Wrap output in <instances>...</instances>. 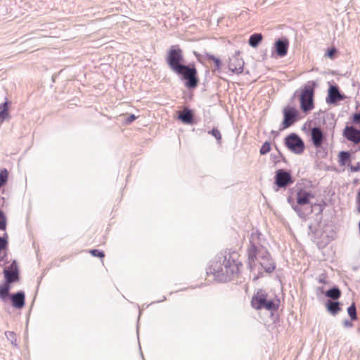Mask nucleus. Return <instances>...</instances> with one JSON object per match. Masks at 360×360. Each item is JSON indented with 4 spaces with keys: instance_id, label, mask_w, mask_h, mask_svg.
Returning <instances> with one entry per match:
<instances>
[{
    "instance_id": "obj_1",
    "label": "nucleus",
    "mask_w": 360,
    "mask_h": 360,
    "mask_svg": "<svg viewBox=\"0 0 360 360\" xmlns=\"http://www.w3.org/2000/svg\"><path fill=\"white\" fill-rule=\"evenodd\" d=\"M165 62L169 68L183 82L187 89L194 90L198 86L200 78L195 63H185L183 50L179 45H172L169 48L165 56Z\"/></svg>"
},
{
    "instance_id": "obj_2",
    "label": "nucleus",
    "mask_w": 360,
    "mask_h": 360,
    "mask_svg": "<svg viewBox=\"0 0 360 360\" xmlns=\"http://www.w3.org/2000/svg\"><path fill=\"white\" fill-rule=\"evenodd\" d=\"M236 255L237 253L235 252H221L211 262L207 274H212L214 279L221 283L231 281L234 276L238 274L239 266H242L236 261Z\"/></svg>"
},
{
    "instance_id": "obj_3",
    "label": "nucleus",
    "mask_w": 360,
    "mask_h": 360,
    "mask_svg": "<svg viewBox=\"0 0 360 360\" xmlns=\"http://www.w3.org/2000/svg\"><path fill=\"white\" fill-rule=\"evenodd\" d=\"M280 303V299L277 295L269 296L263 289H258L251 300V306L255 309H265L271 312L276 311L279 308Z\"/></svg>"
},
{
    "instance_id": "obj_4",
    "label": "nucleus",
    "mask_w": 360,
    "mask_h": 360,
    "mask_svg": "<svg viewBox=\"0 0 360 360\" xmlns=\"http://www.w3.org/2000/svg\"><path fill=\"white\" fill-rule=\"evenodd\" d=\"M318 84L315 81H308L300 89L298 95L300 108L303 113L307 114L314 108L315 89Z\"/></svg>"
},
{
    "instance_id": "obj_5",
    "label": "nucleus",
    "mask_w": 360,
    "mask_h": 360,
    "mask_svg": "<svg viewBox=\"0 0 360 360\" xmlns=\"http://www.w3.org/2000/svg\"><path fill=\"white\" fill-rule=\"evenodd\" d=\"M308 234L311 235L319 249L326 248L335 238V232L333 230L328 231L327 226L324 230H319L312 224L308 226Z\"/></svg>"
},
{
    "instance_id": "obj_6",
    "label": "nucleus",
    "mask_w": 360,
    "mask_h": 360,
    "mask_svg": "<svg viewBox=\"0 0 360 360\" xmlns=\"http://www.w3.org/2000/svg\"><path fill=\"white\" fill-rule=\"evenodd\" d=\"M314 198V194L311 191H306L304 188H299L296 193V200L298 207L303 210L306 214V221L309 216L314 212V207L310 206L311 198Z\"/></svg>"
},
{
    "instance_id": "obj_7",
    "label": "nucleus",
    "mask_w": 360,
    "mask_h": 360,
    "mask_svg": "<svg viewBox=\"0 0 360 360\" xmlns=\"http://www.w3.org/2000/svg\"><path fill=\"white\" fill-rule=\"evenodd\" d=\"M294 181L295 179L290 169H278L275 172L274 190L277 192L281 188L285 189L288 186L292 184Z\"/></svg>"
},
{
    "instance_id": "obj_8",
    "label": "nucleus",
    "mask_w": 360,
    "mask_h": 360,
    "mask_svg": "<svg viewBox=\"0 0 360 360\" xmlns=\"http://www.w3.org/2000/svg\"><path fill=\"white\" fill-rule=\"evenodd\" d=\"M283 121L279 126L282 131L294 125L300 119L299 110L294 106L286 105L283 109Z\"/></svg>"
},
{
    "instance_id": "obj_9",
    "label": "nucleus",
    "mask_w": 360,
    "mask_h": 360,
    "mask_svg": "<svg viewBox=\"0 0 360 360\" xmlns=\"http://www.w3.org/2000/svg\"><path fill=\"white\" fill-rule=\"evenodd\" d=\"M285 146L296 155L302 154L305 150V143L302 139L296 133L292 132L284 138Z\"/></svg>"
},
{
    "instance_id": "obj_10",
    "label": "nucleus",
    "mask_w": 360,
    "mask_h": 360,
    "mask_svg": "<svg viewBox=\"0 0 360 360\" xmlns=\"http://www.w3.org/2000/svg\"><path fill=\"white\" fill-rule=\"evenodd\" d=\"M258 247L259 250L257 255L262 260V262L259 263L260 266L264 269L266 273H272L276 269V265L270 252L262 245Z\"/></svg>"
},
{
    "instance_id": "obj_11",
    "label": "nucleus",
    "mask_w": 360,
    "mask_h": 360,
    "mask_svg": "<svg viewBox=\"0 0 360 360\" xmlns=\"http://www.w3.org/2000/svg\"><path fill=\"white\" fill-rule=\"evenodd\" d=\"M347 98V96L340 91L338 84H330L326 98V101L328 104L337 105L339 102L345 100Z\"/></svg>"
},
{
    "instance_id": "obj_12",
    "label": "nucleus",
    "mask_w": 360,
    "mask_h": 360,
    "mask_svg": "<svg viewBox=\"0 0 360 360\" xmlns=\"http://www.w3.org/2000/svg\"><path fill=\"white\" fill-rule=\"evenodd\" d=\"M309 136L311 144L316 149L322 148L327 139L326 132H325L320 126L311 127L309 131Z\"/></svg>"
},
{
    "instance_id": "obj_13",
    "label": "nucleus",
    "mask_w": 360,
    "mask_h": 360,
    "mask_svg": "<svg viewBox=\"0 0 360 360\" xmlns=\"http://www.w3.org/2000/svg\"><path fill=\"white\" fill-rule=\"evenodd\" d=\"M3 274L4 279L11 280L15 283L20 282L21 276L18 261L13 259L9 265H5L3 269Z\"/></svg>"
},
{
    "instance_id": "obj_14",
    "label": "nucleus",
    "mask_w": 360,
    "mask_h": 360,
    "mask_svg": "<svg viewBox=\"0 0 360 360\" xmlns=\"http://www.w3.org/2000/svg\"><path fill=\"white\" fill-rule=\"evenodd\" d=\"M289 48V40L285 37H282L276 39L272 47L271 57L275 58V55L279 58H283L288 54Z\"/></svg>"
},
{
    "instance_id": "obj_15",
    "label": "nucleus",
    "mask_w": 360,
    "mask_h": 360,
    "mask_svg": "<svg viewBox=\"0 0 360 360\" xmlns=\"http://www.w3.org/2000/svg\"><path fill=\"white\" fill-rule=\"evenodd\" d=\"M342 136L354 144L360 143V129L353 125L347 124L342 131Z\"/></svg>"
},
{
    "instance_id": "obj_16",
    "label": "nucleus",
    "mask_w": 360,
    "mask_h": 360,
    "mask_svg": "<svg viewBox=\"0 0 360 360\" xmlns=\"http://www.w3.org/2000/svg\"><path fill=\"white\" fill-rule=\"evenodd\" d=\"M195 117L194 110L186 107L178 112L177 119L184 124L193 125L197 122Z\"/></svg>"
},
{
    "instance_id": "obj_17",
    "label": "nucleus",
    "mask_w": 360,
    "mask_h": 360,
    "mask_svg": "<svg viewBox=\"0 0 360 360\" xmlns=\"http://www.w3.org/2000/svg\"><path fill=\"white\" fill-rule=\"evenodd\" d=\"M8 300H10L11 306L17 309H22L25 307V292L23 290H19L16 292H12Z\"/></svg>"
},
{
    "instance_id": "obj_18",
    "label": "nucleus",
    "mask_w": 360,
    "mask_h": 360,
    "mask_svg": "<svg viewBox=\"0 0 360 360\" xmlns=\"http://www.w3.org/2000/svg\"><path fill=\"white\" fill-rule=\"evenodd\" d=\"M259 247L250 240V245H249L247 254H248V267L252 271L255 266V262L258 255Z\"/></svg>"
},
{
    "instance_id": "obj_19",
    "label": "nucleus",
    "mask_w": 360,
    "mask_h": 360,
    "mask_svg": "<svg viewBox=\"0 0 360 360\" xmlns=\"http://www.w3.org/2000/svg\"><path fill=\"white\" fill-rule=\"evenodd\" d=\"M244 61L243 58L235 56L233 58H230L228 63L229 70L233 74H241L244 69Z\"/></svg>"
},
{
    "instance_id": "obj_20",
    "label": "nucleus",
    "mask_w": 360,
    "mask_h": 360,
    "mask_svg": "<svg viewBox=\"0 0 360 360\" xmlns=\"http://www.w3.org/2000/svg\"><path fill=\"white\" fill-rule=\"evenodd\" d=\"M342 304L338 300H327L325 302L327 311L334 316L342 311Z\"/></svg>"
},
{
    "instance_id": "obj_21",
    "label": "nucleus",
    "mask_w": 360,
    "mask_h": 360,
    "mask_svg": "<svg viewBox=\"0 0 360 360\" xmlns=\"http://www.w3.org/2000/svg\"><path fill=\"white\" fill-rule=\"evenodd\" d=\"M11 105V101H8L7 98L5 101L0 104V124L10 118L9 109Z\"/></svg>"
},
{
    "instance_id": "obj_22",
    "label": "nucleus",
    "mask_w": 360,
    "mask_h": 360,
    "mask_svg": "<svg viewBox=\"0 0 360 360\" xmlns=\"http://www.w3.org/2000/svg\"><path fill=\"white\" fill-rule=\"evenodd\" d=\"M205 57L206 60L213 62L214 65V68L212 70L213 72H221V67H222V61L219 58L216 57L214 55H213L210 53L206 52V51L205 52Z\"/></svg>"
},
{
    "instance_id": "obj_23",
    "label": "nucleus",
    "mask_w": 360,
    "mask_h": 360,
    "mask_svg": "<svg viewBox=\"0 0 360 360\" xmlns=\"http://www.w3.org/2000/svg\"><path fill=\"white\" fill-rule=\"evenodd\" d=\"M324 295L328 300H338L342 295V292L338 285H333L324 292Z\"/></svg>"
},
{
    "instance_id": "obj_24",
    "label": "nucleus",
    "mask_w": 360,
    "mask_h": 360,
    "mask_svg": "<svg viewBox=\"0 0 360 360\" xmlns=\"http://www.w3.org/2000/svg\"><path fill=\"white\" fill-rule=\"evenodd\" d=\"M287 202L288 204L290 205L292 209L295 212V213L297 214V216L303 221H306V214L307 213H304V212H302L303 210H302L301 209H300L298 207V205H297V200L295 201L293 198L290 195L287 198Z\"/></svg>"
},
{
    "instance_id": "obj_25",
    "label": "nucleus",
    "mask_w": 360,
    "mask_h": 360,
    "mask_svg": "<svg viewBox=\"0 0 360 360\" xmlns=\"http://www.w3.org/2000/svg\"><path fill=\"white\" fill-rule=\"evenodd\" d=\"M351 153L349 151L342 150L338 153V163L340 166L349 165Z\"/></svg>"
},
{
    "instance_id": "obj_26",
    "label": "nucleus",
    "mask_w": 360,
    "mask_h": 360,
    "mask_svg": "<svg viewBox=\"0 0 360 360\" xmlns=\"http://www.w3.org/2000/svg\"><path fill=\"white\" fill-rule=\"evenodd\" d=\"M263 39V35L261 33L255 32L252 34L248 39V44L252 48H257Z\"/></svg>"
},
{
    "instance_id": "obj_27",
    "label": "nucleus",
    "mask_w": 360,
    "mask_h": 360,
    "mask_svg": "<svg viewBox=\"0 0 360 360\" xmlns=\"http://www.w3.org/2000/svg\"><path fill=\"white\" fill-rule=\"evenodd\" d=\"M270 158L274 166H278L279 163L282 161L286 165H288V161L286 158L283 155L281 150H278V153H271L270 155Z\"/></svg>"
},
{
    "instance_id": "obj_28",
    "label": "nucleus",
    "mask_w": 360,
    "mask_h": 360,
    "mask_svg": "<svg viewBox=\"0 0 360 360\" xmlns=\"http://www.w3.org/2000/svg\"><path fill=\"white\" fill-rule=\"evenodd\" d=\"M336 121L335 120V115L333 114L327 115L323 117V124L326 125L327 129H333L335 127Z\"/></svg>"
},
{
    "instance_id": "obj_29",
    "label": "nucleus",
    "mask_w": 360,
    "mask_h": 360,
    "mask_svg": "<svg viewBox=\"0 0 360 360\" xmlns=\"http://www.w3.org/2000/svg\"><path fill=\"white\" fill-rule=\"evenodd\" d=\"M310 206L314 207V210H316L317 209V212L316 213V216L318 217L319 215L322 216V213H323L325 206H326V203L323 200H322L320 203H314V204H311ZM321 219H322V217H320L319 224H320Z\"/></svg>"
},
{
    "instance_id": "obj_30",
    "label": "nucleus",
    "mask_w": 360,
    "mask_h": 360,
    "mask_svg": "<svg viewBox=\"0 0 360 360\" xmlns=\"http://www.w3.org/2000/svg\"><path fill=\"white\" fill-rule=\"evenodd\" d=\"M347 314L349 316L351 321H356L358 319L357 312H356V307L354 302H353L348 307H347Z\"/></svg>"
},
{
    "instance_id": "obj_31",
    "label": "nucleus",
    "mask_w": 360,
    "mask_h": 360,
    "mask_svg": "<svg viewBox=\"0 0 360 360\" xmlns=\"http://www.w3.org/2000/svg\"><path fill=\"white\" fill-rule=\"evenodd\" d=\"M338 56V49L335 46H331L327 49L325 56L331 60L335 59Z\"/></svg>"
},
{
    "instance_id": "obj_32",
    "label": "nucleus",
    "mask_w": 360,
    "mask_h": 360,
    "mask_svg": "<svg viewBox=\"0 0 360 360\" xmlns=\"http://www.w3.org/2000/svg\"><path fill=\"white\" fill-rule=\"evenodd\" d=\"M8 179V171L6 168L0 169V188L7 184Z\"/></svg>"
},
{
    "instance_id": "obj_33",
    "label": "nucleus",
    "mask_w": 360,
    "mask_h": 360,
    "mask_svg": "<svg viewBox=\"0 0 360 360\" xmlns=\"http://www.w3.org/2000/svg\"><path fill=\"white\" fill-rule=\"evenodd\" d=\"M271 150V143L269 141H266L259 149V154L264 155L269 153Z\"/></svg>"
},
{
    "instance_id": "obj_34",
    "label": "nucleus",
    "mask_w": 360,
    "mask_h": 360,
    "mask_svg": "<svg viewBox=\"0 0 360 360\" xmlns=\"http://www.w3.org/2000/svg\"><path fill=\"white\" fill-rule=\"evenodd\" d=\"M207 133L215 138L218 144L221 143V134L217 128L213 127L211 130L208 131Z\"/></svg>"
},
{
    "instance_id": "obj_35",
    "label": "nucleus",
    "mask_w": 360,
    "mask_h": 360,
    "mask_svg": "<svg viewBox=\"0 0 360 360\" xmlns=\"http://www.w3.org/2000/svg\"><path fill=\"white\" fill-rule=\"evenodd\" d=\"M7 226V217L4 211L0 208V231H5Z\"/></svg>"
},
{
    "instance_id": "obj_36",
    "label": "nucleus",
    "mask_w": 360,
    "mask_h": 360,
    "mask_svg": "<svg viewBox=\"0 0 360 360\" xmlns=\"http://www.w3.org/2000/svg\"><path fill=\"white\" fill-rule=\"evenodd\" d=\"M5 335L14 347H18L16 334L14 332L6 331Z\"/></svg>"
},
{
    "instance_id": "obj_37",
    "label": "nucleus",
    "mask_w": 360,
    "mask_h": 360,
    "mask_svg": "<svg viewBox=\"0 0 360 360\" xmlns=\"http://www.w3.org/2000/svg\"><path fill=\"white\" fill-rule=\"evenodd\" d=\"M12 292H10L8 290L0 288V300L4 302H6Z\"/></svg>"
},
{
    "instance_id": "obj_38",
    "label": "nucleus",
    "mask_w": 360,
    "mask_h": 360,
    "mask_svg": "<svg viewBox=\"0 0 360 360\" xmlns=\"http://www.w3.org/2000/svg\"><path fill=\"white\" fill-rule=\"evenodd\" d=\"M13 283H15V282L4 278V281L2 282V283L0 284V288H4L5 290H8L10 292L11 289V285Z\"/></svg>"
},
{
    "instance_id": "obj_39",
    "label": "nucleus",
    "mask_w": 360,
    "mask_h": 360,
    "mask_svg": "<svg viewBox=\"0 0 360 360\" xmlns=\"http://www.w3.org/2000/svg\"><path fill=\"white\" fill-rule=\"evenodd\" d=\"M89 253L95 257L103 258L105 257V253L103 250L98 249H91L89 250Z\"/></svg>"
},
{
    "instance_id": "obj_40",
    "label": "nucleus",
    "mask_w": 360,
    "mask_h": 360,
    "mask_svg": "<svg viewBox=\"0 0 360 360\" xmlns=\"http://www.w3.org/2000/svg\"><path fill=\"white\" fill-rule=\"evenodd\" d=\"M137 117L134 114L127 115L123 121V123L126 125H129L131 124L134 121L136 120Z\"/></svg>"
},
{
    "instance_id": "obj_41",
    "label": "nucleus",
    "mask_w": 360,
    "mask_h": 360,
    "mask_svg": "<svg viewBox=\"0 0 360 360\" xmlns=\"http://www.w3.org/2000/svg\"><path fill=\"white\" fill-rule=\"evenodd\" d=\"M8 264V253H0V266H5Z\"/></svg>"
},
{
    "instance_id": "obj_42",
    "label": "nucleus",
    "mask_w": 360,
    "mask_h": 360,
    "mask_svg": "<svg viewBox=\"0 0 360 360\" xmlns=\"http://www.w3.org/2000/svg\"><path fill=\"white\" fill-rule=\"evenodd\" d=\"M193 55L196 58L197 60L201 64H204V59H206L205 57V53L201 54L195 51H193Z\"/></svg>"
},
{
    "instance_id": "obj_43",
    "label": "nucleus",
    "mask_w": 360,
    "mask_h": 360,
    "mask_svg": "<svg viewBox=\"0 0 360 360\" xmlns=\"http://www.w3.org/2000/svg\"><path fill=\"white\" fill-rule=\"evenodd\" d=\"M261 236V232L259 230H256L255 231L252 232L250 240H252L254 242L255 238H257L258 240H259Z\"/></svg>"
},
{
    "instance_id": "obj_44",
    "label": "nucleus",
    "mask_w": 360,
    "mask_h": 360,
    "mask_svg": "<svg viewBox=\"0 0 360 360\" xmlns=\"http://www.w3.org/2000/svg\"><path fill=\"white\" fill-rule=\"evenodd\" d=\"M1 240H3L2 243L4 244V245L8 249V236L7 233H4L1 236Z\"/></svg>"
},
{
    "instance_id": "obj_45",
    "label": "nucleus",
    "mask_w": 360,
    "mask_h": 360,
    "mask_svg": "<svg viewBox=\"0 0 360 360\" xmlns=\"http://www.w3.org/2000/svg\"><path fill=\"white\" fill-rule=\"evenodd\" d=\"M316 153L321 158H326L327 156V151H326L323 148V147L321 148L317 149Z\"/></svg>"
},
{
    "instance_id": "obj_46",
    "label": "nucleus",
    "mask_w": 360,
    "mask_h": 360,
    "mask_svg": "<svg viewBox=\"0 0 360 360\" xmlns=\"http://www.w3.org/2000/svg\"><path fill=\"white\" fill-rule=\"evenodd\" d=\"M350 170L352 172H357L360 171V162H358L356 165H349Z\"/></svg>"
},
{
    "instance_id": "obj_47",
    "label": "nucleus",
    "mask_w": 360,
    "mask_h": 360,
    "mask_svg": "<svg viewBox=\"0 0 360 360\" xmlns=\"http://www.w3.org/2000/svg\"><path fill=\"white\" fill-rule=\"evenodd\" d=\"M352 321H351L350 320H348V319H345L342 321V324L345 327H347V328H352L353 326V323H352Z\"/></svg>"
},
{
    "instance_id": "obj_48",
    "label": "nucleus",
    "mask_w": 360,
    "mask_h": 360,
    "mask_svg": "<svg viewBox=\"0 0 360 360\" xmlns=\"http://www.w3.org/2000/svg\"><path fill=\"white\" fill-rule=\"evenodd\" d=\"M326 291H324V288L323 286H319L316 288V294H323Z\"/></svg>"
},
{
    "instance_id": "obj_49",
    "label": "nucleus",
    "mask_w": 360,
    "mask_h": 360,
    "mask_svg": "<svg viewBox=\"0 0 360 360\" xmlns=\"http://www.w3.org/2000/svg\"><path fill=\"white\" fill-rule=\"evenodd\" d=\"M356 204L360 205V190L357 192V194H356Z\"/></svg>"
},
{
    "instance_id": "obj_50",
    "label": "nucleus",
    "mask_w": 360,
    "mask_h": 360,
    "mask_svg": "<svg viewBox=\"0 0 360 360\" xmlns=\"http://www.w3.org/2000/svg\"><path fill=\"white\" fill-rule=\"evenodd\" d=\"M271 134H272L274 136V137L276 138L279 136V132L276 130H271Z\"/></svg>"
},
{
    "instance_id": "obj_51",
    "label": "nucleus",
    "mask_w": 360,
    "mask_h": 360,
    "mask_svg": "<svg viewBox=\"0 0 360 360\" xmlns=\"http://www.w3.org/2000/svg\"><path fill=\"white\" fill-rule=\"evenodd\" d=\"M299 94H300V89L295 91V93L293 94V95L291 98V100L292 101L296 96L298 97Z\"/></svg>"
},
{
    "instance_id": "obj_52",
    "label": "nucleus",
    "mask_w": 360,
    "mask_h": 360,
    "mask_svg": "<svg viewBox=\"0 0 360 360\" xmlns=\"http://www.w3.org/2000/svg\"><path fill=\"white\" fill-rule=\"evenodd\" d=\"M319 282L321 283H326V281L325 277H320L319 278Z\"/></svg>"
},
{
    "instance_id": "obj_53",
    "label": "nucleus",
    "mask_w": 360,
    "mask_h": 360,
    "mask_svg": "<svg viewBox=\"0 0 360 360\" xmlns=\"http://www.w3.org/2000/svg\"><path fill=\"white\" fill-rule=\"evenodd\" d=\"M262 276V273H260L257 276H255L253 280L255 281V280L258 279V278L259 276Z\"/></svg>"
},
{
    "instance_id": "obj_54",
    "label": "nucleus",
    "mask_w": 360,
    "mask_h": 360,
    "mask_svg": "<svg viewBox=\"0 0 360 360\" xmlns=\"http://www.w3.org/2000/svg\"><path fill=\"white\" fill-rule=\"evenodd\" d=\"M356 210H357L358 213L360 214V205H356Z\"/></svg>"
},
{
    "instance_id": "obj_55",
    "label": "nucleus",
    "mask_w": 360,
    "mask_h": 360,
    "mask_svg": "<svg viewBox=\"0 0 360 360\" xmlns=\"http://www.w3.org/2000/svg\"><path fill=\"white\" fill-rule=\"evenodd\" d=\"M322 113H323V111H321V110H320L319 112L315 113V115H317L318 116H319V115H320L321 114H322Z\"/></svg>"
},
{
    "instance_id": "obj_56",
    "label": "nucleus",
    "mask_w": 360,
    "mask_h": 360,
    "mask_svg": "<svg viewBox=\"0 0 360 360\" xmlns=\"http://www.w3.org/2000/svg\"><path fill=\"white\" fill-rule=\"evenodd\" d=\"M274 148H275V149L276 150L277 153H278V150H279V148H278V146H277V145H276V144H274Z\"/></svg>"
},
{
    "instance_id": "obj_57",
    "label": "nucleus",
    "mask_w": 360,
    "mask_h": 360,
    "mask_svg": "<svg viewBox=\"0 0 360 360\" xmlns=\"http://www.w3.org/2000/svg\"><path fill=\"white\" fill-rule=\"evenodd\" d=\"M357 182H358V180H357V179H355V180L354 181V184H357Z\"/></svg>"
},
{
    "instance_id": "obj_58",
    "label": "nucleus",
    "mask_w": 360,
    "mask_h": 360,
    "mask_svg": "<svg viewBox=\"0 0 360 360\" xmlns=\"http://www.w3.org/2000/svg\"><path fill=\"white\" fill-rule=\"evenodd\" d=\"M166 300V297H165V296H164L163 299H162L161 301H164V300Z\"/></svg>"
},
{
    "instance_id": "obj_59",
    "label": "nucleus",
    "mask_w": 360,
    "mask_h": 360,
    "mask_svg": "<svg viewBox=\"0 0 360 360\" xmlns=\"http://www.w3.org/2000/svg\"><path fill=\"white\" fill-rule=\"evenodd\" d=\"M205 72H206L207 74H208V73L210 72V70H206V71H205Z\"/></svg>"
}]
</instances>
